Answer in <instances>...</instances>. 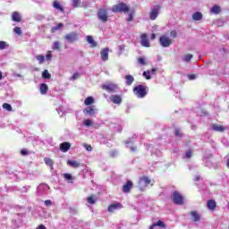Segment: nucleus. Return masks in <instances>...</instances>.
Instances as JSON below:
<instances>
[{
    "mask_svg": "<svg viewBox=\"0 0 229 229\" xmlns=\"http://www.w3.org/2000/svg\"><path fill=\"white\" fill-rule=\"evenodd\" d=\"M111 10L114 13H126L130 12V7L124 3H120L114 5Z\"/></svg>",
    "mask_w": 229,
    "mask_h": 229,
    "instance_id": "nucleus-1",
    "label": "nucleus"
},
{
    "mask_svg": "<svg viewBox=\"0 0 229 229\" xmlns=\"http://www.w3.org/2000/svg\"><path fill=\"white\" fill-rule=\"evenodd\" d=\"M150 183L151 185H153V181H151L150 178L148 176H143L140 178L138 187L140 191H143L145 189L148 188V185H149Z\"/></svg>",
    "mask_w": 229,
    "mask_h": 229,
    "instance_id": "nucleus-2",
    "label": "nucleus"
},
{
    "mask_svg": "<svg viewBox=\"0 0 229 229\" xmlns=\"http://www.w3.org/2000/svg\"><path fill=\"white\" fill-rule=\"evenodd\" d=\"M133 93L140 98H146V96H148V91H146V86L144 85L136 86L133 89Z\"/></svg>",
    "mask_w": 229,
    "mask_h": 229,
    "instance_id": "nucleus-3",
    "label": "nucleus"
},
{
    "mask_svg": "<svg viewBox=\"0 0 229 229\" xmlns=\"http://www.w3.org/2000/svg\"><path fill=\"white\" fill-rule=\"evenodd\" d=\"M159 42L162 47H169L173 44V38H169L166 34H164L160 37Z\"/></svg>",
    "mask_w": 229,
    "mask_h": 229,
    "instance_id": "nucleus-4",
    "label": "nucleus"
},
{
    "mask_svg": "<svg viewBox=\"0 0 229 229\" xmlns=\"http://www.w3.org/2000/svg\"><path fill=\"white\" fill-rule=\"evenodd\" d=\"M49 191V186L46 183H41L37 188L38 196H46Z\"/></svg>",
    "mask_w": 229,
    "mask_h": 229,
    "instance_id": "nucleus-5",
    "label": "nucleus"
},
{
    "mask_svg": "<svg viewBox=\"0 0 229 229\" xmlns=\"http://www.w3.org/2000/svg\"><path fill=\"white\" fill-rule=\"evenodd\" d=\"M172 200L175 205H183V197L178 191H174Z\"/></svg>",
    "mask_w": 229,
    "mask_h": 229,
    "instance_id": "nucleus-6",
    "label": "nucleus"
},
{
    "mask_svg": "<svg viewBox=\"0 0 229 229\" xmlns=\"http://www.w3.org/2000/svg\"><path fill=\"white\" fill-rule=\"evenodd\" d=\"M102 89L104 90H106L107 92H117V89H119V87L115 83L107 82L102 85Z\"/></svg>",
    "mask_w": 229,
    "mask_h": 229,
    "instance_id": "nucleus-7",
    "label": "nucleus"
},
{
    "mask_svg": "<svg viewBox=\"0 0 229 229\" xmlns=\"http://www.w3.org/2000/svg\"><path fill=\"white\" fill-rule=\"evenodd\" d=\"M98 17L102 22H106V21H108V10H106V8L99 9L98 13Z\"/></svg>",
    "mask_w": 229,
    "mask_h": 229,
    "instance_id": "nucleus-8",
    "label": "nucleus"
},
{
    "mask_svg": "<svg viewBox=\"0 0 229 229\" xmlns=\"http://www.w3.org/2000/svg\"><path fill=\"white\" fill-rule=\"evenodd\" d=\"M64 40L66 42H69L70 44H72L78 40V33L76 32H70L64 36Z\"/></svg>",
    "mask_w": 229,
    "mask_h": 229,
    "instance_id": "nucleus-9",
    "label": "nucleus"
},
{
    "mask_svg": "<svg viewBox=\"0 0 229 229\" xmlns=\"http://www.w3.org/2000/svg\"><path fill=\"white\" fill-rule=\"evenodd\" d=\"M160 10V6L156 5L154 8L151 10L149 13V19L150 21H155L157 17H158V11Z\"/></svg>",
    "mask_w": 229,
    "mask_h": 229,
    "instance_id": "nucleus-10",
    "label": "nucleus"
},
{
    "mask_svg": "<svg viewBox=\"0 0 229 229\" xmlns=\"http://www.w3.org/2000/svg\"><path fill=\"white\" fill-rule=\"evenodd\" d=\"M98 113V110H96L94 108V106H88L86 109L83 110V114H85V115H96V114Z\"/></svg>",
    "mask_w": 229,
    "mask_h": 229,
    "instance_id": "nucleus-11",
    "label": "nucleus"
},
{
    "mask_svg": "<svg viewBox=\"0 0 229 229\" xmlns=\"http://www.w3.org/2000/svg\"><path fill=\"white\" fill-rule=\"evenodd\" d=\"M110 100L112 103H114V105H121L123 98L119 95H113L111 96Z\"/></svg>",
    "mask_w": 229,
    "mask_h": 229,
    "instance_id": "nucleus-12",
    "label": "nucleus"
},
{
    "mask_svg": "<svg viewBox=\"0 0 229 229\" xmlns=\"http://www.w3.org/2000/svg\"><path fill=\"white\" fill-rule=\"evenodd\" d=\"M211 130H213L214 131L223 132V131H225V130H226V127H225L223 125H218V124L213 123L211 125Z\"/></svg>",
    "mask_w": 229,
    "mask_h": 229,
    "instance_id": "nucleus-13",
    "label": "nucleus"
},
{
    "mask_svg": "<svg viewBox=\"0 0 229 229\" xmlns=\"http://www.w3.org/2000/svg\"><path fill=\"white\" fill-rule=\"evenodd\" d=\"M141 46L143 47H149V39L146 34L141 35Z\"/></svg>",
    "mask_w": 229,
    "mask_h": 229,
    "instance_id": "nucleus-14",
    "label": "nucleus"
},
{
    "mask_svg": "<svg viewBox=\"0 0 229 229\" xmlns=\"http://www.w3.org/2000/svg\"><path fill=\"white\" fill-rule=\"evenodd\" d=\"M60 149L63 153H67V151L71 149V144H69V142H64L60 145Z\"/></svg>",
    "mask_w": 229,
    "mask_h": 229,
    "instance_id": "nucleus-15",
    "label": "nucleus"
},
{
    "mask_svg": "<svg viewBox=\"0 0 229 229\" xmlns=\"http://www.w3.org/2000/svg\"><path fill=\"white\" fill-rule=\"evenodd\" d=\"M157 226H159V228H165V224H164V222H162V220H159V221L152 224L150 225L149 229H155V228H157Z\"/></svg>",
    "mask_w": 229,
    "mask_h": 229,
    "instance_id": "nucleus-16",
    "label": "nucleus"
},
{
    "mask_svg": "<svg viewBox=\"0 0 229 229\" xmlns=\"http://www.w3.org/2000/svg\"><path fill=\"white\" fill-rule=\"evenodd\" d=\"M100 56L103 62H106V60H108V48L102 49L100 52Z\"/></svg>",
    "mask_w": 229,
    "mask_h": 229,
    "instance_id": "nucleus-17",
    "label": "nucleus"
},
{
    "mask_svg": "<svg viewBox=\"0 0 229 229\" xmlns=\"http://www.w3.org/2000/svg\"><path fill=\"white\" fill-rule=\"evenodd\" d=\"M67 164L71 166V167H74L75 169H77V167H81V163L78 162V161H74V160H68Z\"/></svg>",
    "mask_w": 229,
    "mask_h": 229,
    "instance_id": "nucleus-18",
    "label": "nucleus"
},
{
    "mask_svg": "<svg viewBox=\"0 0 229 229\" xmlns=\"http://www.w3.org/2000/svg\"><path fill=\"white\" fill-rule=\"evenodd\" d=\"M119 208H121V203L111 204L108 207V212H114V210H119Z\"/></svg>",
    "mask_w": 229,
    "mask_h": 229,
    "instance_id": "nucleus-19",
    "label": "nucleus"
},
{
    "mask_svg": "<svg viewBox=\"0 0 229 229\" xmlns=\"http://www.w3.org/2000/svg\"><path fill=\"white\" fill-rule=\"evenodd\" d=\"M216 200L214 199H210V200H208V203H207V207L209 210H216Z\"/></svg>",
    "mask_w": 229,
    "mask_h": 229,
    "instance_id": "nucleus-20",
    "label": "nucleus"
},
{
    "mask_svg": "<svg viewBox=\"0 0 229 229\" xmlns=\"http://www.w3.org/2000/svg\"><path fill=\"white\" fill-rule=\"evenodd\" d=\"M131 187H133V182L131 181H127L126 184L123 185V192H130Z\"/></svg>",
    "mask_w": 229,
    "mask_h": 229,
    "instance_id": "nucleus-21",
    "label": "nucleus"
},
{
    "mask_svg": "<svg viewBox=\"0 0 229 229\" xmlns=\"http://www.w3.org/2000/svg\"><path fill=\"white\" fill-rule=\"evenodd\" d=\"M12 20L14 22H21V13H19V12H13L12 15Z\"/></svg>",
    "mask_w": 229,
    "mask_h": 229,
    "instance_id": "nucleus-22",
    "label": "nucleus"
},
{
    "mask_svg": "<svg viewBox=\"0 0 229 229\" xmlns=\"http://www.w3.org/2000/svg\"><path fill=\"white\" fill-rule=\"evenodd\" d=\"M87 42L89 43L90 47H98V43L96 41H94V38H92V36H87Z\"/></svg>",
    "mask_w": 229,
    "mask_h": 229,
    "instance_id": "nucleus-23",
    "label": "nucleus"
},
{
    "mask_svg": "<svg viewBox=\"0 0 229 229\" xmlns=\"http://www.w3.org/2000/svg\"><path fill=\"white\" fill-rule=\"evenodd\" d=\"M191 216L193 221H195V222L199 221V219L201 218V216H199V213H198V211H191Z\"/></svg>",
    "mask_w": 229,
    "mask_h": 229,
    "instance_id": "nucleus-24",
    "label": "nucleus"
},
{
    "mask_svg": "<svg viewBox=\"0 0 229 229\" xmlns=\"http://www.w3.org/2000/svg\"><path fill=\"white\" fill-rule=\"evenodd\" d=\"M53 6L54 8H55V10H58L59 12H64V7L62 6V4H60V2H58V0L54 1Z\"/></svg>",
    "mask_w": 229,
    "mask_h": 229,
    "instance_id": "nucleus-25",
    "label": "nucleus"
},
{
    "mask_svg": "<svg viewBox=\"0 0 229 229\" xmlns=\"http://www.w3.org/2000/svg\"><path fill=\"white\" fill-rule=\"evenodd\" d=\"M203 19V14L199 12H196L192 14L193 21H201Z\"/></svg>",
    "mask_w": 229,
    "mask_h": 229,
    "instance_id": "nucleus-26",
    "label": "nucleus"
},
{
    "mask_svg": "<svg viewBox=\"0 0 229 229\" xmlns=\"http://www.w3.org/2000/svg\"><path fill=\"white\" fill-rule=\"evenodd\" d=\"M133 81H135V79L133 78V76L131 75H126L125 76V83L126 85H131V83H133Z\"/></svg>",
    "mask_w": 229,
    "mask_h": 229,
    "instance_id": "nucleus-27",
    "label": "nucleus"
},
{
    "mask_svg": "<svg viewBox=\"0 0 229 229\" xmlns=\"http://www.w3.org/2000/svg\"><path fill=\"white\" fill-rule=\"evenodd\" d=\"M47 89H48L47 84L46 83H42L39 87L40 93L43 95L47 94Z\"/></svg>",
    "mask_w": 229,
    "mask_h": 229,
    "instance_id": "nucleus-28",
    "label": "nucleus"
},
{
    "mask_svg": "<svg viewBox=\"0 0 229 229\" xmlns=\"http://www.w3.org/2000/svg\"><path fill=\"white\" fill-rule=\"evenodd\" d=\"M192 58H193L192 54H188V55H185L184 56H182V62L189 64V62H191V60H192Z\"/></svg>",
    "mask_w": 229,
    "mask_h": 229,
    "instance_id": "nucleus-29",
    "label": "nucleus"
},
{
    "mask_svg": "<svg viewBox=\"0 0 229 229\" xmlns=\"http://www.w3.org/2000/svg\"><path fill=\"white\" fill-rule=\"evenodd\" d=\"M94 104V98L92 97H88L85 101H84V105H86V106H90V105Z\"/></svg>",
    "mask_w": 229,
    "mask_h": 229,
    "instance_id": "nucleus-30",
    "label": "nucleus"
},
{
    "mask_svg": "<svg viewBox=\"0 0 229 229\" xmlns=\"http://www.w3.org/2000/svg\"><path fill=\"white\" fill-rule=\"evenodd\" d=\"M44 162L47 165H49V167H51V169H53V165H54V162L53 159L49 158V157H45L44 158Z\"/></svg>",
    "mask_w": 229,
    "mask_h": 229,
    "instance_id": "nucleus-31",
    "label": "nucleus"
},
{
    "mask_svg": "<svg viewBox=\"0 0 229 229\" xmlns=\"http://www.w3.org/2000/svg\"><path fill=\"white\" fill-rule=\"evenodd\" d=\"M42 78H44V80H51V74H50L49 71L45 70L42 72Z\"/></svg>",
    "mask_w": 229,
    "mask_h": 229,
    "instance_id": "nucleus-32",
    "label": "nucleus"
},
{
    "mask_svg": "<svg viewBox=\"0 0 229 229\" xmlns=\"http://www.w3.org/2000/svg\"><path fill=\"white\" fill-rule=\"evenodd\" d=\"M60 28H64V24L63 23H58L56 26L52 27L51 32L52 33H56V31H58V30H60Z\"/></svg>",
    "mask_w": 229,
    "mask_h": 229,
    "instance_id": "nucleus-33",
    "label": "nucleus"
},
{
    "mask_svg": "<svg viewBox=\"0 0 229 229\" xmlns=\"http://www.w3.org/2000/svg\"><path fill=\"white\" fill-rule=\"evenodd\" d=\"M211 13H216L217 15V13H221V7L218 6V5L213 6L212 9H211Z\"/></svg>",
    "mask_w": 229,
    "mask_h": 229,
    "instance_id": "nucleus-34",
    "label": "nucleus"
},
{
    "mask_svg": "<svg viewBox=\"0 0 229 229\" xmlns=\"http://www.w3.org/2000/svg\"><path fill=\"white\" fill-rule=\"evenodd\" d=\"M36 60H38V64H42L46 60V56H44L43 55H36Z\"/></svg>",
    "mask_w": 229,
    "mask_h": 229,
    "instance_id": "nucleus-35",
    "label": "nucleus"
},
{
    "mask_svg": "<svg viewBox=\"0 0 229 229\" xmlns=\"http://www.w3.org/2000/svg\"><path fill=\"white\" fill-rule=\"evenodd\" d=\"M64 178L67 180L70 183H72V175L71 174H64Z\"/></svg>",
    "mask_w": 229,
    "mask_h": 229,
    "instance_id": "nucleus-36",
    "label": "nucleus"
},
{
    "mask_svg": "<svg viewBox=\"0 0 229 229\" xmlns=\"http://www.w3.org/2000/svg\"><path fill=\"white\" fill-rule=\"evenodd\" d=\"M82 124L89 128V126H92V121L90 119H86L82 122Z\"/></svg>",
    "mask_w": 229,
    "mask_h": 229,
    "instance_id": "nucleus-37",
    "label": "nucleus"
},
{
    "mask_svg": "<svg viewBox=\"0 0 229 229\" xmlns=\"http://www.w3.org/2000/svg\"><path fill=\"white\" fill-rule=\"evenodd\" d=\"M73 8H80L81 4V0H72Z\"/></svg>",
    "mask_w": 229,
    "mask_h": 229,
    "instance_id": "nucleus-38",
    "label": "nucleus"
},
{
    "mask_svg": "<svg viewBox=\"0 0 229 229\" xmlns=\"http://www.w3.org/2000/svg\"><path fill=\"white\" fill-rule=\"evenodd\" d=\"M3 108L4 110H7V112H12V106L10 104H8V103H4L3 105Z\"/></svg>",
    "mask_w": 229,
    "mask_h": 229,
    "instance_id": "nucleus-39",
    "label": "nucleus"
},
{
    "mask_svg": "<svg viewBox=\"0 0 229 229\" xmlns=\"http://www.w3.org/2000/svg\"><path fill=\"white\" fill-rule=\"evenodd\" d=\"M52 49H54V50H58V49H60V42L55 41L54 44H53V46H52Z\"/></svg>",
    "mask_w": 229,
    "mask_h": 229,
    "instance_id": "nucleus-40",
    "label": "nucleus"
},
{
    "mask_svg": "<svg viewBox=\"0 0 229 229\" xmlns=\"http://www.w3.org/2000/svg\"><path fill=\"white\" fill-rule=\"evenodd\" d=\"M143 76H145L146 80H151V72L149 71L144 72Z\"/></svg>",
    "mask_w": 229,
    "mask_h": 229,
    "instance_id": "nucleus-41",
    "label": "nucleus"
},
{
    "mask_svg": "<svg viewBox=\"0 0 229 229\" xmlns=\"http://www.w3.org/2000/svg\"><path fill=\"white\" fill-rule=\"evenodd\" d=\"M13 32L16 33V35H22V30H21L20 27H15L13 29Z\"/></svg>",
    "mask_w": 229,
    "mask_h": 229,
    "instance_id": "nucleus-42",
    "label": "nucleus"
},
{
    "mask_svg": "<svg viewBox=\"0 0 229 229\" xmlns=\"http://www.w3.org/2000/svg\"><path fill=\"white\" fill-rule=\"evenodd\" d=\"M138 63L140 64V65H146V58L144 57H140L138 59Z\"/></svg>",
    "mask_w": 229,
    "mask_h": 229,
    "instance_id": "nucleus-43",
    "label": "nucleus"
},
{
    "mask_svg": "<svg viewBox=\"0 0 229 229\" xmlns=\"http://www.w3.org/2000/svg\"><path fill=\"white\" fill-rule=\"evenodd\" d=\"M88 203H89V205H94V203H96V199H94V197L90 196L87 199Z\"/></svg>",
    "mask_w": 229,
    "mask_h": 229,
    "instance_id": "nucleus-44",
    "label": "nucleus"
},
{
    "mask_svg": "<svg viewBox=\"0 0 229 229\" xmlns=\"http://www.w3.org/2000/svg\"><path fill=\"white\" fill-rule=\"evenodd\" d=\"M191 157H192V150H188L183 156V158H191Z\"/></svg>",
    "mask_w": 229,
    "mask_h": 229,
    "instance_id": "nucleus-45",
    "label": "nucleus"
},
{
    "mask_svg": "<svg viewBox=\"0 0 229 229\" xmlns=\"http://www.w3.org/2000/svg\"><path fill=\"white\" fill-rule=\"evenodd\" d=\"M127 148H130L131 151H135V147L131 146V141H126Z\"/></svg>",
    "mask_w": 229,
    "mask_h": 229,
    "instance_id": "nucleus-46",
    "label": "nucleus"
},
{
    "mask_svg": "<svg viewBox=\"0 0 229 229\" xmlns=\"http://www.w3.org/2000/svg\"><path fill=\"white\" fill-rule=\"evenodd\" d=\"M170 37L171 38H176V37H178V32H176V30H171Z\"/></svg>",
    "mask_w": 229,
    "mask_h": 229,
    "instance_id": "nucleus-47",
    "label": "nucleus"
},
{
    "mask_svg": "<svg viewBox=\"0 0 229 229\" xmlns=\"http://www.w3.org/2000/svg\"><path fill=\"white\" fill-rule=\"evenodd\" d=\"M0 49H6V42L4 41H0Z\"/></svg>",
    "mask_w": 229,
    "mask_h": 229,
    "instance_id": "nucleus-48",
    "label": "nucleus"
},
{
    "mask_svg": "<svg viewBox=\"0 0 229 229\" xmlns=\"http://www.w3.org/2000/svg\"><path fill=\"white\" fill-rule=\"evenodd\" d=\"M189 80L192 81V80H196V78H198V75L196 74H189L188 75Z\"/></svg>",
    "mask_w": 229,
    "mask_h": 229,
    "instance_id": "nucleus-49",
    "label": "nucleus"
},
{
    "mask_svg": "<svg viewBox=\"0 0 229 229\" xmlns=\"http://www.w3.org/2000/svg\"><path fill=\"white\" fill-rule=\"evenodd\" d=\"M174 133H175V136H176V137H182V131H180L179 129H175Z\"/></svg>",
    "mask_w": 229,
    "mask_h": 229,
    "instance_id": "nucleus-50",
    "label": "nucleus"
},
{
    "mask_svg": "<svg viewBox=\"0 0 229 229\" xmlns=\"http://www.w3.org/2000/svg\"><path fill=\"white\" fill-rule=\"evenodd\" d=\"M46 207H51L53 205V202L51 200H45Z\"/></svg>",
    "mask_w": 229,
    "mask_h": 229,
    "instance_id": "nucleus-51",
    "label": "nucleus"
},
{
    "mask_svg": "<svg viewBox=\"0 0 229 229\" xmlns=\"http://www.w3.org/2000/svg\"><path fill=\"white\" fill-rule=\"evenodd\" d=\"M84 148H86V149H87L88 151H92V146H90V145L85 144V145H84Z\"/></svg>",
    "mask_w": 229,
    "mask_h": 229,
    "instance_id": "nucleus-52",
    "label": "nucleus"
},
{
    "mask_svg": "<svg viewBox=\"0 0 229 229\" xmlns=\"http://www.w3.org/2000/svg\"><path fill=\"white\" fill-rule=\"evenodd\" d=\"M52 57H53V55H51V52H48V53L46 55L47 60H51Z\"/></svg>",
    "mask_w": 229,
    "mask_h": 229,
    "instance_id": "nucleus-53",
    "label": "nucleus"
},
{
    "mask_svg": "<svg viewBox=\"0 0 229 229\" xmlns=\"http://www.w3.org/2000/svg\"><path fill=\"white\" fill-rule=\"evenodd\" d=\"M127 21H129V22H131V21H133V14H129Z\"/></svg>",
    "mask_w": 229,
    "mask_h": 229,
    "instance_id": "nucleus-54",
    "label": "nucleus"
},
{
    "mask_svg": "<svg viewBox=\"0 0 229 229\" xmlns=\"http://www.w3.org/2000/svg\"><path fill=\"white\" fill-rule=\"evenodd\" d=\"M21 154L23 155V156H26V155H28V150H26V149H21Z\"/></svg>",
    "mask_w": 229,
    "mask_h": 229,
    "instance_id": "nucleus-55",
    "label": "nucleus"
},
{
    "mask_svg": "<svg viewBox=\"0 0 229 229\" xmlns=\"http://www.w3.org/2000/svg\"><path fill=\"white\" fill-rule=\"evenodd\" d=\"M78 76H80V74L74 73V74L72 76V80H78Z\"/></svg>",
    "mask_w": 229,
    "mask_h": 229,
    "instance_id": "nucleus-56",
    "label": "nucleus"
},
{
    "mask_svg": "<svg viewBox=\"0 0 229 229\" xmlns=\"http://www.w3.org/2000/svg\"><path fill=\"white\" fill-rule=\"evenodd\" d=\"M148 72H150V74H155L157 72V69L148 70Z\"/></svg>",
    "mask_w": 229,
    "mask_h": 229,
    "instance_id": "nucleus-57",
    "label": "nucleus"
},
{
    "mask_svg": "<svg viewBox=\"0 0 229 229\" xmlns=\"http://www.w3.org/2000/svg\"><path fill=\"white\" fill-rule=\"evenodd\" d=\"M36 229H47L44 225H38Z\"/></svg>",
    "mask_w": 229,
    "mask_h": 229,
    "instance_id": "nucleus-58",
    "label": "nucleus"
},
{
    "mask_svg": "<svg viewBox=\"0 0 229 229\" xmlns=\"http://www.w3.org/2000/svg\"><path fill=\"white\" fill-rule=\"evenodd\" d=\"M36 19H38V21H40V19H44V16H42V15H37V16H36Z\"/></svg>",
    "mask_w": 229,
    "mask_h": 229,
    "instance_id": "nucleus-59",
    "label": "nucleus"
},
{
    "mask_svg": "<svg viewBox=\"0 0 229 229\" xmlns=\"http://www.w3.org/2000/svg\"><path fill=\"white\" fill-rule=\"evenodd\" d=\"M13 76H16L17 78H22V75H21L19 73H13Z\"/></svg>",
    "mask_w": 229,
    "mask_h": 229,
    "instance_id": "nucleus-60",
    "label": "nucleus"
},
{
    "mask_svg": "<svg viewBox=\"0 0 229 229\" xmlns=\"http://www.w3.org/2000/svg\"><path fill=\"white\" fill-rule=\"evenodd\" d=\"M155 38H157V35H156V34H152V35H151V39H152V40H155Z\"/></svg>",
    "mask_w": 229,
    "mask_h": 229,
    "instance_id": "nucleus-61",
    "label": "nucleus"
},
{
    "mask_svg": "<svg viewBox=\"0 0 229 229\" xmlns=\"http://www.w3.org/2000/svg\"><path fill=\"white\" fill-rule=\"evenodd\" d=\"M119 49H120L121 51H123V50H124V47H123V46H119Z\"/></svg>",
    "mask_w": 229,
    "mask_h": 229,
    "instance_id": "nucleus-62",
    "label": "nucleus"
},
{
    "mask_svg": "<svg viewBox=\"0 0 229 229\" xmlns=\"http://www.w3.org/2000/svg\"><path fill=\"white\" fill-rule=\"evenodd\" d=\"M226 166H227V167H228V169H229V159H227Z\"/></svg>",
    "mask_w": 229,
    "mask_h": 229,
    "instance_id": "nucleus-63",
    "label": "nucleus"
},
{
    "mask_svg": "<svg viewBox=\"0 0 229 229\" xmlns=\"http://www.w3.org/2000/svg\"><path fill=\"white\" fill-rule=\"evenodd\" d=\"M195 180H196V182H199V176H197V177L195 178Z\"/></svg>",
    "mask_w": 229,
    "mask_h": 229,
    "instance_id": "nucleus-64",
    "label": "nucleus"
}]
</instances>
